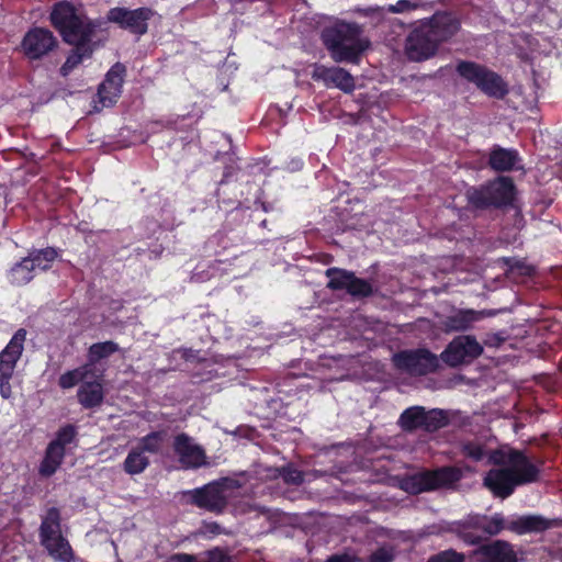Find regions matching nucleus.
I'll return each mask as SVG.
<instances>
[{
    "label": "nucleus",
    "mask_w": 562,
    "mask_h": 562,
    "mask_svg": "<svg viewBox=\"0 0 562 562\" xmlns=\"http://www.w3.org/2000/svg\"><path fill=\"white\" fill-rule=\"evenodd\" d=\"M462 451L473 461L494 465L485 475L484 485L497 497H508L516 486L536 481L539 473L524 453L509 447L488 450L479 442H467Z\"/></svg>",
    "instance_id": "1"
},
{
    "label": "nucleus",
    "mask_w": 562,
    "mask_h": 562,
    "mask_svg": "<svg viewBox=\"0 0 562 562\" xmlns=\"http://www.w3.org/2000/svg\"><path fill=\"white\" fill-rule=\"evenodd\" d=\"M460 29L459 20L450 13H437L422 21L408 33L405 54L409 60L423 61L436 55L441 43L451 38Z\"/></svg>",
    "instance_id": "2"
},
{
    "label": "nucleus",
    "mask_w": 562,
    "mask_h": 562,
    "mask_svg": "<svg viewBox=\"0 0 562 562\" xmlns=\"http://www.w3.org/2000/svg\"><path fill=\"white\" fill-rule=\"evenodd\" d=\"M50 22L69 44H82L93 41L95 24L80 7L69 2L56 3L50 12Z\"/></svg>",
    "instance_id": "3"
},
{
    "label": "nucleus",
    "mask_w": 562,
    "mask_h": 562,
    "mask_svg": "<svg viewBox=\"0 0 562 562\" xmlns=\"http://www.w3.org/2000/svg\"><path fill=\"white\" fill-rule=\"evenodd\" d=\"M324 43L335 61L357 63L360 53L366 48L361 38V30L356 24L339 23L326 30L323 34Z\"/></svg>",
    "instance_id": "4"
},
{
    "label": "nucleus",
    "mask_w": 562,
    "mask_h": 562,
    "mask_svg": "<svg viewBox=\"0 0 562 562\" xmlns=\"http://www.w3.org/2000/svg\"><path fill=\"white\" fill-rule=\"evenodd\" d=\"M41 543L49 555L59 562H74L69 542L61 536L60 514L57 508H49L42 518L40 527Z\"/></svg>",
    "instance_id": "5"
},
{
    "label": "nucleus",
    "mask_w": 562,
    "mask_h": 562,
    "mask_svg": "<svg viewBox=\"0 0 562 562\" xmlns=\"http://www.w3.org/2000/svg\"><path fill=\"white\" fill-rule=\"evenodd\" d=\"M467 196L477 209L506 205L514 198V184L509 178L499 177L486 186L468 190Z\"/></svg>",
    "instance_id": "6"
},
{
    "label": "nucleus",
    "mask_w": 562,
    "mask_h": 562,
    "mask_svg": "<svg viewBox=\"0 0 562 562\" xmlns=\"http://www.w3.org/2000/svg\"><path fill=\"white\" fill-rule=\"evenodd\" d=\"M458 74L467 81L475 85L485 94L493 98H503L507 93V86L494 71L472 61H460Z\"/></svg>",
    "instance_id": "7"
},
{
    "label": "nucleus",
    "mask_w": 562,
    "mask_h": 562,
    "mask_svg": "<svg viewBox=\"0 0 562 562\" xmlns=\"http://www.w3.org/2000/svg\"><path fill=\"white\" fill-rule=\"evenodd\" d=\"M461 479L457 468H442L436 471L420 472L402 480L401 486L411 494L450 485Z\"/></svg>",
    "instance_id": "8"
},
{
    "label": "nucleus",
    "mask_w": 562,
    "mask_h": 562,
    "mask_svg": "<svg viewBox=\"0 0 562 562\" xmlns=\"http://www.w3.org/2000/svg\"><path fill=\"white\" fill-rule=\"evenodd\" d=\"M395 367L411 375H423L436 370L438 359L427 350H407L393 356Z\"/></svg>",
    "instance_id": "9"
},
{
    "label": "nucleus",
    "mask_w": 562,
    "mask_h": 562,
    "mask_svg": "<svg viewBox=\"0 0 562 562\" xmlns=\"http://www.w3.org/2000/svg\"><path fill=\"white\" fill-rule=\"evenodd\" d=\"M187 495L190 497L191 503L198 507L220 513L227 503V482H213L201 488L189 491Z\"/></svg>",
    "instance_id": "10"
},
{
    "label": "nucleus",
    "mask_w": 562,
    "mask_h": 562,
    "mask_svg": "<svg viewBox=\"0 0 562 562\" xmlns=\"http://www.w3.org/2000/svg\"><path fill=\"white\" fill-rule=\"evenodd\" d=\"M483 352V347L473 336L456 337L441 352V359L450 367L469 362Z\"/></svg>",
    "instance_id": "11"
},
{
    "label": "nucleus",
    "mask_w": 562,
    "mask_h": 562,
    "mask_svg": "<svg viewBox=\"0 0 562 562\" xmlns=\"http://www.w3.org/2000/svg\"><path fill=\"white\" fill-rule=\"evenodd\" d=\"M57 46V38L44 27H33L26 32L21 42V52L31 59L37 60L48 55Z\"/></svg>",
    "instance_id": "12"
},
{
    "label": "nucleus",
    "mask_w": 562,
    "mask_h": 562,
    "mask_svg": "<svg viewBox=\"0 0 562 562\" xmlns=\"http://www.w3.org/2000/svg\"><path fill=\"white\" fill-rule=\"evenodd\" d=\"M153 15V11L146 8L127 10L124 8H114L109 11L108 19L135 34H144L147 31V21Z\"/></svg>",
    "instance_id": "13"
},
{
    "label": "nucleus",
    "mask_w": 562,
    "mask_h": 562,
    "mask_svg": "<svg viewBox=\"0 0 562 562\" xmlns=\"http://www.w3.org/2000/svg\"><path fill=\"white\" fill-rule=\"evenodd\" d=\"M312 78L324 82L326 87H335L346 93L352 92L356 88L353 77L340 67L328 68L323 65H314Z\"/></svg>",
    "instance_id": "14"
},
{
    "label": "nucleus",
    "mask_w": 562,
    "mask_h": 562,
    "mask_svg": "<svg viewBox=\"0 0 562 562\" xmlns=\"http://www.w3.org/2000/svg\"><path fill=\"white\" fill-rule=\"evenodd\" d=\"M173 449L184 468H199L205 464L204 450L186 434H180L175 438Z\"/></svg>",
    "instance_id": "15"
},
{
    "label": "nucleus",
    "mask_w": 562,
    "mask_h": 562,
    "mask_svg": "<svg viewBox=\"0 0 562 562\" xmlns=\"http://www.w3.org/2000/svg\"><path fill=\"white\" fill-rule=\"evenodd\" d=\"M125 68L121 64L114 65L106 74L105 80L98 90L99 102L102 108L111 106L122 92Z\"/></svg>",
    "instance_id": "16"
},
{
    "label": "nucleus",
    "mask_w": 562,
    "mask_h": 562,
    "mask_svg": "<svg viewBox=\"0 0 562 562\" xmlns=\"http://www.w3.org/2000/svg\"><path fill=\"white\" fill-rule=\"evenodd\" d=\"M26 331L24 329H19L7 347L0 353V380L11 379L15 364L20 359L23 345L25 341Z\"/></svg>",
    "instance_id": "17"
},
{
    "label": "nucleus",
    "mask_w": 562,
    "mask_h": 562,
    "mask_svg": "<svg viewBox=\"0 0 562 562\" xmlns=\"http://www.w3.org/2000/svg\"><path fill=\"white\" fill-rule=\"evenodd\" d=\"M475 562H516L513 547L505 541L496 540L474 551Z\"/></svg>",
    "instance_id": "18"
},
{
    "label": "nucleus",
    "mask_w": 562,
    "mask_h": 562,
    "mask_svg": "<svg viewBox=\"0 0 562 562\" xmlns=\"http://www.w3.org/2000/svg\"><path fill=\"white\" fill-rule=\"evenodd\" d=\"M438 413L436 409L426 412L420 406L409 407L404 411L400 417V424L404 429H415L417 427H425L426 429H436L439 425L429 423V418L436 417Z\"/></svg>",
    "instance_id": "19"
},
{
    "label": "nucleus",
    "mask_w": 562,
    "mask_h": 562,
    "mask_svg": "<svg viewBox=\"0 0 562 562\" xmlns=\"http://www.w3.org/2000/svg\"><path fill=\"white\" fill-rule=\"evenodd\" d=\"M552 526L550 520L537 515H527L507 521V529L518 535L543 531Z\"/></svg>",
    "instance_id": "20"
},
{
    "label": "nucleus",
    "mask_w": 562,
    "mask_h": 562,
    "mask_svg": "<svg viewBox=\"0 0 562 562\" xmlns=\"http://www.w3.org/2000/svg\"><path fill=\"white\" fill-rule=\"evenodd\" d=\"M519 161L518 153L512 149L496 148L490 155V165L497 171L516 168Z\"/></svg>",
    "instance_id": "21"
},
{
    "label": "nucleus",
    "mask_w": 562,
    "mask_h": 562,
    "mask_svg": "<svg viewBox=\"0 0 562 562\" xmlns=\"http://www.w3.org/2000/svg\"><path fill=\"white\" fill-rule=\"evenodd\" d=\"M102 400L103 387L101 382H85L78 390V401L87 408L100 405Z\"/></svg>",
    "instance_id": "22"
},
{
    "label": "nucleus",
    "mask_w": 562,
    "mask_h": 562,
    "mask_svg": "<svg viewBox=\"0 0 562 562\" xmlns=\"http://www.w3.org/2000/svg\"><path fill=\"white\" fill-rule=\"evenodd\" d=\"M469 525L482 530L487 535H497L503 529H507V521L501 514H495L491 517L474 516L469 519Z\"/></svg>",
    "instance_id": "23"
},
{
    "label": "nucleus",
    "mask_w": 562,
    "mask_h": 562,
    "mask_svg": "<svg viewBox=\"0 0 562 562\" xmlns=\"http://www.w3.org/2000/svg\"><path fill=\"white\" fill-rule=\"evenodd\" d=\"M482 315V313L472 310L459 311L447 318L445 326L451 331L464 330L474 322L481 319Z\"/></svg>",
    "instance_id": "24"
},
{
    "label": "nucleus",
    "mask_w": 562,
    "mask_h": 562,
    "mask_svg": "<svg viewBox=\"0 0 562 562\" xmlns=\"http://www.w3.org/2000/svg\"><path fill=\"white\" fill-rule=\"evenodd\" d=\"M65 456V450L58 447L57 443H49L44 460L40 467V473L45 476H50L61 464Z\"/></svg>",
    "instance_id": "25"
},
{
    "label": "nucleus",
    "mask_w": 562,
    "mask_h": 562,
    "mask_svg": "<svg viewBox=\"0 0 562 562\" xmlns=\"http://www.w3.org/2000/svg\"><path fill=\"white\" fill-rule=\"evenodd\" d=\"M76 48L67 57L65 64L60 68L63 76H67L75 67H77L85 58L90 57L93 50L92 42L74 44Z\"/></svg>",
    "instance_id": "26"
},
{
    "label": "nucleus",
    "mask_w": 562,
    "mask_h": 562,
    "mask_svg": "<svg viewBox=\"0 0 562 562\" xmlns=\"http://www.w3.org/2000/svg\"><path fill=\"white\" fill-rule=\"evenodd\" d=\"M93 375V368L90 363L79 367L75 370L65 372L59 378V386L63 389H70L78 382L85 381L88 376Z\"/></svg>",
    "instance_id": "27"
},
{
    "label": "nucleus",
    "mask_w": 562,
    "mask_h": 562,
    "mask_svg": "<svg viewBox=\"0 0 562 562\" xmlns=\"http://www.w3.org/2000/svg\"><path fill=\"white\" fill-rule=\"evenodd\" d=\"M149 464V461L147 457L145 456V452H143L138 447L134 448L130 451L127 454L125 461H124V470L128 474H138L142 473L147 465Z\"/></svg>",
    "instance_id": "28"
},
{
    "label": "nucleus",
    "mask_w": 562,
    "mask_h": 562,
    "mask_svg": "<svg viewBox=\"0 0 562 562\" xmlns=\"http://www.w3.org/2000/svg\"><path fill=\"white\" fill-rule=\"evenodd\" d=\"M33 272L32 260L24 258L11 269L10 281L16 285L26 284L33 279Z\"/></svg>",
    "instance_id": "29"
},
{
    "label": "nucleus",
    "mask_w": 562,
    "mask_h": 562,
    "mask_svg": "<svg viewBox=\"0 0 562 562\" xmlns=\"http://www.w3.org/2000/svg\"><path fill=\"white\" fill-rule=\"evenodd\" d=\"M57 257V251L54 248H46L34 250L27 257L32 260L33 270L48 269Z\"/></svg>",
    "instance_id": "30"
},
{
    "label": "nucleus",
    "mask_w": 562,
    "mask_h": 562,
    "mask_svg": "<svg viewBox=\"0 0 562 562\" xmlns=\"http://www.w3.org/2000/svg\"><path fill=\"white\" fill-rule=\"evenodd\" d=\"M352 272H348L338 268H329L326 270V276L329 279L328 288L333 290H346L348 289Z\"/></svg>",
    "instance_id": "31"
},
{
    "label": "nucleus",
    "mask_w": 562,
    "mask_h": 562,
    "mask_svg": "<svg viewBox=\"0 0 562 562\" xmlns=\"http://www.w3.org/2000/svg\"><path fill=\"white\" fill-rule=\"evenodd\" d=\"M116 350L117 345L114 344L113 341L93 344L89 348V363L92 366V363L111 356Z\"/></svg>",
    "instance_id": "32"
},
{
    "label": "nucleus",
    "mask_w": 562,
    "mask_h": 562,
    "mask_svg": "<svg viewBox=\"0 0 562 562\" xmlns=\"http://www.w3.org/2000/svg\"><path fill=\"white\" fill-rule=\"evenodd\" d=\"M165 432H151L140 440L138 448L143 452L156 453L161 449L165 442Z\"/></svg>",
    "instance_id": "33"
},
{
    "label": "nucleus",
    "mask_w": 562,
    "mask_h": 562,
    "mask_svg": "<svg viewBox=\"0 0 562 562\" xmlns=\"http://www.w3.org/2000/svg\"><path fill=\"white\" fill-rule=\"evenodd\" d=\"M347 292L352 296H368L372 293V285L352 274Z\"/></svg>",
    "instance_id": "34"
},
{
    "label": "nucleus",
    "mask_w": 562,
    "mask_h": 562,
    "mask_svg": "<svg viewBox=\"0 0 562 562\" xmlns=\"http://www.w3.org/2000/svg\"><path fill=\"white\" fill-rule=\"evenodd\" d=\"M75 427L67 425L58 430L56 438L50 443H57L59 448L66 450V447L70 445L75 440Z\"/></svg>",
    "instance_id": "35"
},
{
    "label": "nucleus",
    "mask_w": 562,
    "mask_h": 562,
    "mask_svg": "<svg viewBox=\"0 0 562 562\" xmlns=\"http://www.w3.org/2000/svg\"><path fill=\"white\" fill-rule=\"evenodd\" d=\"M273 476H282L286 483L295 485L301 484L303 482V473L292 467L276 469Z\"/></svg>",
    "instance_id": "36"
},
{
    "label": "nucleus",
    "mask_w": 562,
    "mask_h": 562,
    "mask_svg": "<svg viewBox=\"0 0 562 562\" xmlns=\"http://www.w3.org/2000/svg\"><path fill=\"white\" fill-rule=\"evenodd\" d=\"M420 2L417 0H398L395 4L389 5L392 13H404L419 8Z\"/></svg>",
    "instance_id": "37"
},
{
    "label": "nucleus",
    "mask_w": 562,
    "mask_h": 562,
    "mask_svg": "<svg viewBox=\"0 0 562 562\" xmlns=\"http://www.w3.org/2000/svg\"><path fill=\"white\" fill-rule=\"evenodd\" d=\"M393 558V550L391 548L383 547L372 554L369 562H392Z\"/></svg>",
    "instance_id": "38"
},
{
    "label": "nucleus",
    "mask_w": 562,
    "mask_h": 562,
    "mask_svg": "<svg viewBox=\"0 0 562 562\" xmlns=\"http://www.w3.org/2000/svg\"><path fill=\"white\" fill-rule=\"evenodd\" d=\"M429 562H462V557L456 552H443Z\"/></svg>",
    "instance_id": "39"
},
{
    "label": "nucleus",
    "mask_w": 562,
    "mask_h": 562,
    "mask_svg": "<svg viewBox=\"0 0 562 562\" xmlns=\"http://www.w3.org/2000/svg\"><path fill=\"white\" fill-rule=\"evenodd\" d=\"M10 379L0 380V393L3 398H9L11 396V386L9 384Z\"/></svg>",
    "instance_id": "40"
},
{
    "label": "nucleus",
    "mask_w": 562,
    "mask_h": 562,
    "mask_svg": "<svg viewBox=\"0 0 562 562\" xmlns=\"http://www.w3.org/2000/svg\"><path fill=\"white\" fill-rule=\"evenodd\" d=\"M438 413V415L436 417H432V418H429V423H432V424H439L437 428L441 427L445 425V418L442 416V413L440 411H436Z\"/></svg>",
    "instance_id": "41"
},
{
    "label": "nucleus",
    "mask_w": 562,
    "mask_h": 562,
    "mask_svg": "<svg viewBox=\"0 0 562 562\" xmlns=\"http://www.w3.org/2000/svg\"><path fill=\"white\" fill-rule=\"evenodd\" d=\"M351 558L348 555H334L330 557L327 562H351Z\"/></svg>",
    "instance_id": "42"
},
{
    "label": "nucleus",
    "mask_w": 562,
    "mask_h": 562,
    "mask_svg": "<svg viewBox=\"0 0 562 562\" xmlns=\"http://www.w3.org/2000/svg\"><path fill=\"white\" fill-rule=\"evenodd\" d=\"M215 529H217V525H213L211 531L215 532Z\"/></svg>",
    "instance_id": "43"
}]
</instances>
